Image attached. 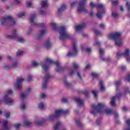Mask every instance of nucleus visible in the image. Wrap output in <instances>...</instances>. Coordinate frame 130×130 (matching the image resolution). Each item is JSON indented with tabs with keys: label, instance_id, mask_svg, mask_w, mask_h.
I'll use <instances>...</instances> for the list:
<instances>
[{
	"label": "nucleus",
	"instance_id": "4",
	"mask_svg": "<svg viewBox=\"0 0 130 130\" xmlns=\"http://www.w3.org/2000/svg\"><path fill=\"white\" fill-rule=\"evenodd\" d=\"M51 25L55 31H57L60 35L59 39L60 40H64L67 38H70L71 36L67 32L66 28L65 26H61L58 28L57 25L54 22L51 23Z\"/></svg>",
	"mask_w": 130,
	"mask_h": 130
},
{
	"label": "nucleus",
	"instance_id": "62",
	"mask_svg": "<svg viewBox=\"0 0 130 130\" xmlns=\"http://www.w3.org/2000/svg\"><path fill=\"white\" fill-rule=\"evenodd\" d=\"M4 68H7V69H10V65L9 64H6L4 65Z\"/></svg>",
	"mask_w": 130,
	"mask_h": 130
},
{
	"label": "nucleus",
	"instance_id": "13",
	"mask_svg": "<svg viewBox=\"0 0 130 130\" xmlns=\"http://www.w3.org/2000/svg\"><path fill=\"white\" fill-rule=\"evenodd\" d=\"M73 51L69 52L68 54V56H74L75 55H77L78 54V50L77 49V43L74 42L73 43Z\"/></svg>",
	"mask_w": 130,
	"mask_h": 130
},
{
	"label": "nucleus",
	"instance_id": "61",
	"mask_svg": "<svg viewBox=\"0 0 130 130\" xmlns=\"http://www.w3.org/2000/svg\"><path fill=\"white\" fill-rule=\"evenodd\" d=\"M90 7H91V8H95V4L94 3H93L92 2L90 3Z\"/></svg>",
	"mask_w": 130,
	"mask_h": 130
},
{
	"label": "nucleus",
	"instance_id": "35",
	"mask_svg": "<svg viewBox=\"0 0 130 130\" xmlns=\"http://www.w3.org/2000/svg\"><path fill=\"white\" fill-rule=\"evenodd\" d=\"M44 106L45 105L44 103H40L38 105V107L40 109H43V108H44Z\"/></svg>",
	"mask_w": 130,
	"mask_h": 130
},
{
	"label": "nucleus",
	"instance_id": "3",
	"mask_svg": "<svg viewBox=\"0 0 130 130\" xmlns=\"http://www.w3.org/2000/svg\"><path fill=\"white\" fill-rule=\"evenodd\" d=\"M105 104L99 103L97 105L93 104L91 105V113L93 115H96L97 113H106L108 115L112 114L113 111L109 108L104 109Z\"/></svg>",
	"mask_w": 130,
	"mask_h": 130
},
{
	"label": "nucleus",
	"instance_id": "63",
	"mask_svg": "<svg viewBox=\"0 0 130 130\" xmlns=\"http://www.w3.org/2000/svg\"><path fill=\"white\" fill-rule=\"evenodd\" d=\"M71 6V8H74V7L76 6V3L74 2L72 3Z\"/></svg>",
	"mask_w": 130,
	"mask_h": 130
},
{
	"label": "nucleus",
	"instance_id": "25",
	"mask_svg": "<svg viewBox=\"0 0 130 130\" xmlns=\"http://www.w3.org/2000/svg\"><path fill=\"white\" fill-rule=\"evenodd\" d=\"M44 47L47 48V49H48L49 48H50L51 47V43L50 41H48L46 42V43L44 44Z\"/></svg>",
	"mask_w": 130,
	"mask_h": 130
},
{
	"label": "nucleus",
	"instance_id": "55",
	"mask_svg": "<svg viewBox=\"0 0 130 130\" xmlns=\"http://www.w3.org/2000/svg\"><path fill=\"white\" fill-rule=\"evenodd\" d=\"M99 26L101 29H105V25L104 24H101L99 25Z\"/></svg>",
	"mask_w": 130,
	"mask_h": 130
},
{
	"label": "nucleus",
	"instance_id": "49",
	"mask_svg": "<svg viewBox=\"0 0 130 130\" xmlns=\"http://www.w3.org/2000/svg\"><path fill=\"white\" fill-rule=\"evenodd\" d=\"M94 34H95V35H101L102 33L100 32V31L95 30L94 31Z\"/></svg>",
	"mask_w": 130,
	"mask_h": 130
},
{
	"label": "nucleus",
	"instance_id": "5",
	"mask_svg": "<svg viewBox=\"0 0 130 130\" xmlns=\"http://www.w3.org/2000/svg\"><path fill=\"white\" fill-rule=\"evenodd\" d=\"M121 34L120 32H115L108 35L109 39L115 40V43L117 46H121L123 44V41L120 39Z\"/></svg>",
	"mask_w": 130,
	"mask_h": 130
},
{
	"label": "nucleus",
	"instance_id": "45",
	"mask_svg": "<svg viewBox=\"0 0 130 130\" xmlns=\"http://www.w3.org/2000/svg\"><path fill=\"white\" fill-rule=\"evenodd\" d=\"M33 76H32V75H29L27 76V81L28 82H30V81H31V80H32V78Z\"/></svg>",
	"mask_w": 130,
	"mask_h": 130
},
{
	"label": "nucleus",
	"instance_id": "11",
	"mask_svg": "<svg viewBox=\"0 0 130 130\" xmlns=\"http://www.w3.org/2000/svg\"><path fill=\"white\" fill-rule=\"evenodd\" d=\"M8 94H6L4 98V100L5 101V102L8 104V105L11 106L13 105L14 104V100H13L12 99L9 98V94H12L13 91L12 90H8L7 91Z\"/></svg>",
	"mask_w": 130,
	"mask_h": 130
},
{
	"label": "nucleus",
	"instance_id": "31",
	"mask_svg": "<svg viewBox=\"0 0 130 130\" xmlns=\"http://www.w3.org/2000/svg\"><path fill=\"white\" fill-rule=\"evenodd\" d=\"M126 123L127 125H128V128H124V130H130V120H129V119H127L126 121Z\"/></svg>",
	"mask_w": 130,
	"mask_h": 130
},
{
	"label": "nucleus",
	"instance_id": "44",
	"mask_svg": "<svg viewBox=\"0 0 130 130\" xmlns=\"http://www.w3.org/2000/svg\"><path fill=\"white\" fill-rule=\"evenodd\" d=\"M101 44V43H100V42H98V41L95 42L93 43L94 46H100Z\"/></svg>",
	"mask_w": 130,
	"mask_h": 130
},
{
	"label": "nucleus",
	"instance_id": "2",
	"mask_svg": "<svg viewBox=\"0 0 130 130\" xmlns=\"http://www.w3.org/2000/svg\"><path fill=\"white\" fill-rule=\"evenodd\" d=\"M64 114V115H67L70 113V111L69 110H63L62 109H58L55 111V114H51L49 115L48 117L45 119L44 118L39 119L36 120L35 122V125L38 126L42 125L43 122H45L46 120H48L49 121H51L53 122V121L57 117H59V116H61V114Z\"/></svg>",
	"mask_w": 130,
	"mask_h": 130
},
{
	"label": "nucleus",
	"instance_id": "43",
	"mask_svg": "<svg viewBox=\"0 0 130 130\" xmlns=\"http://www.w3.org/2000/svg\"><path fill=\"white\" fill-rule=\"evenodd\" d=\"M112 16L115 19H116V18H117L118 17V15L117 14V13H116L115 12H113L112 14Z\"/></svg>",
	"mask_w": 130,
	"mask_h": 130
},
{
	"label": "nucleus",
	"instance_id": "29",
	"mask_svg": "<svg viewBox=\"0 0 130 130\" xmlns=\"http://www.w3.org/2000/svg\"><path fill=\"white\" fill-rule=\"evenodd\" d=\"M60 125H61V123L60 122H57L54 126V129H58Z\"/></svg>",
	"mask_w": 130,
	"mask_h": 130
},
{
	"label": "nucleus",
	"instance_id": "7",
	"mask_svg": "<svg viewBox=\"0 0 130 130\" xmlns=\"http://www.w3.org/2000/svg\"><path fill=\"white\" fill-rule=\"evenodd\" d=\"M2 25H6V24H10V25H16V22L13 16L11 15H7L5 16L1 21Z\"/></svg>",
	"mask_w": 130,
	"mask_h": 130
},
{
	"label": "nucleus",
	"instance_id": "26",
	"mask_svg": "<svg viewBox=\"0 0 130 130\" xmlns=\"http://www.w3.org/2000/svg\"><path fill=\"white\" fill-rule=\"evenodd\" d=\"M100 85L101 86L100 90H101V92H104V91H105V87H104L103 81H100Z\"/></svg>",
	"mask_w": 130,
	"mask_h": 130
},
{
	"label": "nucleus",
	"instance_id": "48",
	"mask_svg": "<svg viewBox=\"0 0 130 130\" xmlns=\"http://www.w3.org/2000/svg\"><path fill=\"white\" fill-rule=\"evenodd\" d=\"M25 107H26V105L24 104H22L20 106V110H24V109H25Z\"/></svg>",
	"mask_w": 130,
	"mask_h": 130
},
{
	"label": "nucleus",
	"instance_id": "1",
	"mask_svg": "<svg viewBox=\"0 0 130 130\" xmlns=\"http://www.w3.org/2000/svg\"><path fill=\"white\" fill-rule=\"evenodd\" d=\"M45 60L46 62L49 63V64H47V63H44L43 62H41L42 68L46 74V77L44 78V81L42 85L43 89H46V88H47V82H48L49 78L51 77L50 73L48 70V67H49V64H54L56 65V71L57 73H60V72H62V71L64 70V67L60 66V62L59 61L54 62L52 59L48 57H46Z\"/></svg>",
	"mask_w": 130,
	"mask_h": 130
},
{
	"label": "nucleus",
	"instance_id": "37",
	"mask_svg": "<svg viewBox=\"0 0 130 130\" xmlns=\"http://www.w3.org/2000/svg\"><path fill=\"white\" fill-rule=\"evenodd\" d=\"M14 126L15 128H16V129H18V128H20V126H21V123H17L14 125Z\"/></svg>",
	"mask_w": 130,
	"mask_h": 130
},
{
	"label": "nucleus",
	"instance_id": "23",
	"mask_svg": "<svg viewBox=\"0 0 130 130\" xmlns=\"http://www.w3.org/2000/svg\"><path fill=\"white\" fill-rule=\"evenodd\" d=\"M67 9V5H62L61 6L60 8L58 9V14H61L62 12H64Z\"/></svg>",
	"mask_w": 130,
	"mask_h": 130
},
{
	"label": "nucleus",
	"instance_id": "57",
	"mask_svg": "<svg viewBox=\"0 0 130 130\" xmlns=\"http://www.w3.org/2000/svg\"><path fill=\"white\" fill-rule=\"evenodd\" d=\"M46 96H47V95L45 93H42L41 94V98H43V99L46 98Z\"/></svg>",
	"mask_w": 130,
	"mask_h": 130
},
{
	"label": "nucleus",
	"instance_id": "16",
	"mask_svg": "<svg viewBox=\"0 0 130 130\" xmlns=\"http://www.w3.org/2000/svg\"><path fill=\"white\" fill-rule=\"evenodd\" d=\"M122 95V93L120 92L118 94V95L114 96L112 98L110 104L111 106H115L116 105V101L119 99V97Z\"/></svg>",
	"mask_w": 130,
	"mask_h": 130
},
{
	"label": "nucleus",
	"instance_id": "64",
	"mask_svg": "<svg viewBox=\"0 0 130 130\" xmlns=\"http://www.w3.org/2000/svg\"><path fill=\"white\" fill-rule=\"evenodd\" d=\"M121 71H124L125 70H126L125 67L123 66V67H121Z\"/></svg>",
	"mask_w": 130,
	"mask_h": 130
},
{
	"label": "nucleus",
	"instance_id": "28",
	"mask_svg": "<svg viewBox=\"0 0 130 130\" xmlns=\"http://www.w3.org/2000/svg\"><path fill=\"white\" fill-rule=\"evenodd\" d=\"M19 63L18 61L14 62L13 63H12V68H13V69H16V68H19Z\"/></svg>",
	"mask_w": 130,
	"mask_h": 130
},
{
	"label": "nucleus",
	"instance_id": "41",
	"mask_svg": "<svg viewBox=\"0 0 130 130\" xmlns=\"http://www.w3.org/2000/svg\"><path fill=\"white\" fill-rule=\"evenodd\" d=\"M27 35H32V28L29 27L27 30Z\"/></svg>",
	"mask_w": 130,
	"mask_h": 130
},
{
	"label": "nucleus",
	"instance_id": "14",
	"mask_svg": "<svg viewBox=\"0 0 130 130\" xmlns=\"http://www.w3.org/2000/svg\"><path fill=\"white\" fill-rule=\"evenodd\" d=\"M100 52V57L103 61H107L108 62H109V61H111V58H105L104 57H103V55H104V49L100 48L99 50Z\"/></svg>",
	"mask_w": 130,
	"mask_h": 130
},
{
	"label": "nucleus",
	"instance_id": "21",
	"mask_svg": "<svg viewBox=\"0 0 130 130\" xmlns=\"http://www.w3.org/2000/svg\"><path fill=\"white\" fill-rule=\"evenodd\" d=\"M74 100L78 103L79 106H84V101L80 98H75Z\"/></svg>",
	"mask_w": 130,
	"mask_h": 130
},
{
	"label": "nucleus",
	"instance_id": "54",
	"mask_svg": "<svg viewBox=\"0 0 130 130\" xmlns=\"http://www.w3.org/2000/svg\"><path fill=\"white\" fill-rule=\"evenodd\" d=\"M96 124L98 125H100L101 123V120L100 119H98V120H96Z\"/></svg>",
	"mask_w": 130,
	"mask_h": 130
},
{
	"label": "nucleus",
	"instance_id": "32",
	"mask_svg": "<svg viewBox=\"0 0 130 130\" xmlns=\"http://www.w3.org/2000/svg\"><path fill=\"white\" fill-rule=\"evenodd\" d=\"M92 93L93 95H94L95 98H97V97H98V91L93 90L92 91Z\"/></svg>",
	"mask_w": 130,
	"mask_h": 130
},
{
	"label": "nucleus",
	"instance_id": "34",
	"mask_svg": "<svg viewBox=\"0 0 130 130\" xmlns=\"http://www.w3.org/2000/svg\"><path fill=\"white\" fill-rule=\"evenodd\" d=\"M115 85L117 87V88H116V91H117L118 89V87H120V86H121L122 85V83L120 81H117L115 83Z\"/></svg>",
	"mask_w": 130,
	"mask_h": 130
},
{
	"label": "nucleus",
	"instance_id": "46",
	"mask_svg": "<svg viewBox=\"0 0 130 130\" xmlns=\"http://www.w3.org/2000/svg\"><path fill=\"white\" fill-rule=\"evenodd\" d=\"M77 76L79 77V78L80 79V80H82V75H81V72H80V71L77 72Z\"/></svg>",
	"mask_w": 130,
	"mask_h": 130
},
{
	"label": "nucleus",
	"instance_id": "10",
	"mask_svg": "<svg viewBox=\"0 0 130 130\" xmlns=\"http://www.w3.org/2000/svg\"><path fill=\"white\" fill-rule=\"evenodd\" d=\"M121 56H125L127 61H130L129 49H126L124 53L118 52L117 54V58L118 59Z\"/></svg>",
	"mask_w": 130,
	"mask_h": 130
},
{
	"label": "nucleus",
	"instance_id": "36",
	"mask_svg": "<svg viewBox=\"0 0 130 130\" xmlns=\"http://www.w3.org/2000/svg\"><path fill=\"white\" fill-rule=\"evenodd\" d=\"M24 52H23L21 50H18L17 52H16V55L17 56H21V55H22V54H23Z\"/></svg>",
	"mask_w": 130,
	"mask_h": 130
},
{
	"label": "nucleus",
	"instance_id": "24",
	"mask_svg": "<svg viewBox=\"0 0 130 130\" xmlns=\"http://www.w3.org/2000/svg\"><path fill=\"white\" fill-rule=\"evenodd\" d=\"M24 124L25 126H31L32 125V122L28 119H25L24 120Z\"/></svg>",
	"mask_w": 130,
	"mask_h": 130
},
{
	"label": "nucleus",
	"instance_id": "39",
	"mask_svg": "<svg viewBox=\"0 0 130 130\" xmlns=\"http://www.w3.org/2000/svg\"><path fill=\"white\" fill-rule=\"evenodd\" d=\"M91 76L93 77V78H98V77H99V74L95 72H92L91 73Z\"/></svg>",
	"mask_w": 130,
	"mask_h": 130
},
{
	"label": "nucleus",
	"instance_id": "17",
	"mask_svg": "<svg viewBox=\"0 0 130 130\" xmlns=\"http://www.w3.org/2000/svg\"><path fill=\"white\" fill-rule=\"evenodd\" d=\"M30 90H31V89L29 87H28L25 90V92L22 93L20 94V98L22 99V100H23V99H25V98H26L27 96L29 95V93H30Z\"/></svg>",
	"mask_w": 130,
	"mask_h": 130
},
{
	"label": "nucleus",
	"instance_id": "15",
	"mask_svg": "<svg viewBox=\"0 0 130 130\" xmlns=\"http://www.w3.org/2000/svg\"><path fill=\"white\" fill-rule=\"evenodd\" d=\"M24 81V78L23 77H19L17 78V83L14 84V87L17 90H21V84Z\"/></svg>",
	"mask_w": 130,
	"mask_h": 130
},
{
	"label": "nucleus",
	"instance_id": "50",
	"mask_svg": "<svg viewBox=\"0 0 130 130\" xmlns=\"http://www.w3.org/2000/svg\"><path fill=\"white\" fill-rule=\"evenodd\" d=\"M126 6L127 7V10L128 11V12H130V4L129 3L127 2L126 3Z\"/></svg>",
	"mask_w": 130,
	"mask_h": 130
},
{
	"label": "nucleus",
	"instance_id": "59",
	"mask_svg": "<svg viewBox=\"0 0 130 130\" xmlns=\"http://www.w3.org/2000/svg\"><path fill=\"white\" fill-rule=\"evenodd\" d=\"M126 81H128V82H130V74L128 75L127 77H126Z\"/></svg>",
	"mask_w": 130,
	"mask_h": 130
},
{
	"label": "nucleus",
	"instance_id": "18",
	"mask_svg": "<svg viewBox=\"0 0 130 130\" xmlns=\"http://www.w3.org/2000/svg\"><path fill=\"white\" fill-rule=\"evenodd\" d=\"M46 33H47V30L46 29L40 30L37 36L38 38L39 39H41V38H42V37H43L45 35H46Z\"/></svg>",
	"mask_w": 130,
	"mask_h": 130
},
{
	"label": "nucleus",
	"instance_id": "22",
	"mask_svg": "<svg viewBox=\"0 0 130 130\" xmlns=\"http://www.w3.org/2000/svg\"><path fill=\"white\" fill-rule=\"evenodd\" d=\"M106 13L105 10H104L102 12L99 11L96 14V17L101 20L102 19V17H103V15Z\"/></svg>",
	"mask_w": 130,
	"mask_h": 130
},
{
	"label": "nucleus",
	"instance_id": "27",
	"mask_svg": "<svg viewBox=\"0 0 130 130\" xmlns=\"http://www.w3.org/2000/svg\"><path fill=\"white\" fill-rule=\"evenodd\" d=\"M27 12H20L18 14H17V16L18 18H22V17H24V16H26Z\"/></svg>",
	"mask_w": 130,
	"mask_h": 130
},
{
	"label": "nucleus",
	"instance_id": "19",
	"mask_svg": "<svg viewBox=\"0 0 130 130\" xmlns=\"http://www.w3.org/2000/svg\"><path fill=\"white\" fill-rule=\"evenodd\" d=\"M72 66L74 68V70H73L71 71L70 72V75L71 76H74L75 75V73H76V70L79 69V64L77 63H76V62H74L72 63Z\"/></svg>",
	"mask_w": 130,
	"mask_h": 130
},
{
	"label": "nucleus",
	"instance_id": "56",
	"mask_svg": "<svg viewBox=\"0 0 130 130\" xmlns=\"http://www.w3.org/2000/svg\"><path fill=\"white\" fill-rule=\"evenodd\" d=\"M113 5L114 6H116V5H118V1H115L112 2Z\"/></svg>",
	"mask_w": 130,
	"mask_h": 130
},
{
	"label": "nucleus",
	"instance_id": "53",
	"mask_svg": "<svg viewBox=\"0 0 130 130\" xmlns=\"http://www.w3.org/2000/svg\"><path fill=\"white\" fill-rule=\"evenodd\" d=\"M85 51H86V52H91L92 49L91 48H87L85 49Z\"/></svg>",
	"mask_w": 130,
	"mask_h": 130
},
{
	"label": "nucleus",
	"instance_id": "20",
	"mask_svg": "<svg viewBox=\"0 0 130 130\" xmlns=\"http://www.w3.org/2000/svg\"><path fill=\"white\" fill-rule=\"evenodd\" d=\"M85 27H86V24L82 23L78 25H76L75 27V29L76 31H82V30H83Z\"/></svg>",
	"mask_w": 130,
	"mask_h": 130
},
{
	"label": "nucleus",
	"instance_id": "42",
	"mask_svg": "<svg viewBox=\"0 0 130 130\" xmlns=\"http://www.w3.org/2000/svg\"><path fill=\"white\" fill-rule=\"evenodd\" d=\"M32 5L33 4L30 2H26V6L28 7V8H32Z\"/></svg>",
	"mask_w": 130,
	"mask_h": 130
},
{
	"label": "nucleus",
	"instance_id": "58",
	"mask_svg": "<svg viewBox=\"0 0 130 130\" xmlns=\"http://www.w3.org/2000/svg\"><path fill=\"white\" fill-rule=\"evenodd\" d=\"M122 111H124V112H126V111H127V108L124 106L122 107Z\"/></svg>",
	"mask_w": 130,
	"mask_h": 130
},
{
	"label": "nucleus",
	"instance_id": "51",
	"mask_svg": "<svg viewBox=\"0 0 130 130\" xmlns=\"http://www.w3.org/2000/svg\"><path fill=\"white\" fill-rule=\"evenodd\" d=\"M76 123L77 125H79V126H81V125H82V123H81V121H80V120H77L76 121Z\"/></svg>",
	"mask_w": 130,
	"mask_h": 130
},
{
	"label": "nucleus",
	"instance_id": "60",
	"mask_svg": "<svg viewBox=\"0 0 130 130\" xmlns=\"http://www.w3.org/2000/svg\"><path fill=\"white\" fill-rule=\"evenodd\" d=\"M7 59L9 60H10V61H12V60H13V57L10 56H7Z\"/></svg>",
	"mask_w": 130,
	"mask_h": 130
},
{
	"label": "nucleus",
	"instance_id": "6",
	"mask_svg": "<svg viewBox=\"0 0 130 130\" xmlns=\"http://www.w3.org/2000/svg\"><path fill=\"white\" fill-rule=\"evenodd\" d=\"M6 39H8V40H16L20 43H24V42H25V40H24V38L18 37V32L16 29H14L12 31L11 35H7L6 36Z\"/></svg>",
	"mask_w": 130,
	"mask_h": 130
},
{
	"label": "nucleus",
	"instance_id": "38",
	"mask_svg": "<svg viewBox=\"0 0 130 130\" xmlns=\"http://www.w3.org/2000/svg\"><path fill=\"white\" fill-rule=\"evenodd\" d=\"M31 66L34 68H35V67H37V66H38V62L36 61H32L31 63Z\"/></svg>",
	"mask_w": 130,
	"mask_h": 130
},
{
	"label": "nucleus",
	"instance_id": "52",
	"mask_svg": "<svg viewBox=\"0 0 130 130\" xmlns=\"http://www.w3.org/2000/svg\"><path fill=\"white\" fill-rule=\"evenodd\" d=\"M62 102H63V103H68L69 100H68V99H62Z\"/></svg>",
	"mask_w": 130,
	"mask_h": 130
},
{
	"label": "nucleus",
	"instance_id": "8",
	"mask_svg": "<svg viewBox=\"0 0 130 130\" xmlns=\"http://www.w3.org/2000/svg\"><path fill=\"white\" fill-rule=\"evenodd\" d=\"M37 16L35 14H32L30 15L29 18V22L31 25V26H34V27H42V28H46V26L44 24H38L35 21L36 17Z\"/></svg>",
	"mask_w": 130,
	"mask_h": 130
},
{
	"label": "nucleus",
	"instance_id": "12",
	"mask_svg": "<svg viewBox=\"0 0 130 130\" xmlns=\"http://www.w3.org/2000/svg\"><path fill=\"white\" fill-rule=\"evenodd\" d=\"M41 6L42 7L39 9V12L40 15H45V14H46V11H45V9H44V8H46V7L48 6L47 1H42L41 2Z\"/></svg>",
	"mask_w": 130,
	"mask_h": 130
},
{
	"label": "nucleus",
	"instance_id": "47",
	"mask_svg": "<svg viewBox=\"0 0 130 130\" xmlns=\"http://www.w3.org/2000/svg\"><path fill=\"white\" fill-rule=\"evenodd\" d=\"M90 69H91V65L89 64H87V65L85 67V69H84V70H85V71H87V70H90Z\"/></svg>",
	"mask_w": 130,
	"mask_h": 130
},
{
	"label": "nucleus",
	"instance_id": "9",
	"mask_svg": "<svg viewBox=\"0 0 130 130\" xmlns=\"http://www.w3.org/2000/svg\"><path fill=\"white\" fill-rule=\"evenodd\" d=\"M87 3V0H81L79 3V5L77 8V12L81 13L83 12L84 13H88V10L85 9V5Z\"/></svg>",
	"mask_w": 130,
	"mask_h": 130
},
{
	"label": "nucleus",
	"instance_id": "40",
	"mask_svg": "<svg viewBox=\"0 0 130 130\" xmlns=\"http://www.w3.org/2000/svg\"><path fill=\"white\" fill-rule=\"evenodd\" d=\"M11 115V113L8 112L5 113L4 116H5V117H6V118H10V116Z\"/></svg>",
	"mask_w": 130,
	"mask_h": 130
},
{
	"label": "nucleus",
	"instance_id": "33",
	"mask_svg": "<svg viewBox=\"0 0 130 130\" xmlns=\"http://www.w3.org/2000/svg\"><path fill=\"white\" fill-rule=\"evenodd\" d=\"M63 83L64 85H66L68 87H72V83H70L67 80H64Z\"/></svg>",
	"mask_w": 130,
	"mask_h": 130
},
{
	"label": "nucleus",
	"instance_id": "30",
	"mask_svg": "<svg viewBox=\"0 0 130 130\" xmlns=\"http://www.w3.org/2000/svg\"><path fill=\"white\" fill-rule=\"evenodd\" d=\"M97 9H104L105 5L102 4H98L96 5Z\"/></svg>",
	"mask_w": 130,
	"mask_h": 130
}]
</instances>
